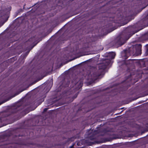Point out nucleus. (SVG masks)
I'll return each instance as SVG.
<instances>
[{
    "instance_id": "f257e3e1",
    "label": "nucleus",
    "mask_w": 148,
    "mask_h": 148,
    "mask_svg": "<svg viewBox=\"0 0 148 148\" xmlns=\"http://www.w3.org/2000/svg\"><path fill=\"white\" fill-rule=\"evenodd\" d=\"M109 62V61L105 65H104L103 64H100L99 66V69H105L107 65L108 64Z\"/></svg>"
},
{
    "instance_id": "f03ea898",
    "label": "nucleus",
    "mask_w": 148,
    "mask_h": 148,
    "mask_svg": "<svg viewBox=\"0 0 148 148\" xmlns=\"http://www.w3.org/2000/svg\"><path fill=\"white\" fill-rule=\"evenodd\" d=\"M108 56L110 57V59H113L114 58L115 56V53L113 52L110 53H109Z\"/></svg>"
}]
</instances>
